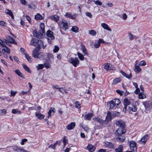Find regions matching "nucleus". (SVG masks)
Returning <instances> with one entry per match:
<instances>
[{"mask_svg":"<svg viewBox=\"0 0 152 152\" xmlns=\"http://www.w3.org/2000/svg\"><path fill=\"white\" fill-rule=\"evenodd\" d=\"M121 73L122 75L128 78L129 79L132 77V75L131 74L129 75H127L122 71H121Z\"/></svg>","mask_w":152,"mask_h":152,"instance_id":"28","label":"nucleus"},{"mask_svg":"<svg viewBox=\"0 0 152 152\" xmlns=\"http://www.w3.org/2000/svg\"><path fill=\"white\" fill-rule=\"evenodd\" d=\"M87 148L91 152H93L96 149V147L94 146L91 144L88 145L87 146Z\"/></svg>","mask_w":152,"mask_h":152,"instance_id":"19","label":"nucleus"},{"mask_svg":"<svg viewBox=\"0 0 152 152\" xmlns=\"http://www.w3.org/2000/svg\"><path fill=\"white\" fill-rule=\"evenodd\" d=\"M35 113L36 116L39 119H42L44 117V115L39 113Z\"/></svg>","mask_w":152,"mask_h":152,"instance_id":"23","label":"nucleus"},{"mask_svg":"<svg viewBox=\"0 0 152 152\" xmlns=\"http://www.w3.org/2000/svg\"><path fill=\"white\" fill-rule=\"evenodd\" d=\"M125 139V137L123 136H118L116 138L117 140L120 142H122L124 141Z\"/></svg>","mask_w":152,"mask_h":152,"instance_id":"25","label":"nucleus"},{"mask_svg":"<svg viewBox=\"0 0 152 152\" xmlns=\"http://www.w3.org/2000/svg\"><path fill=\"white\" fill-rule=\"evenodd\" d=\"M95 4L99 6H101L102 5V3L98 0L96 1H95Z\"/></svg>","mask_w":152,"mask_h":152,"instance_id":"60","label":"nucleus"},{"mask_svg":"<svg viewBox=\"0 0 152 152\" xmlns=\"http://www.w3.org/2000/svg\"><path fill=\"white\" fill-rule=\"evenodd\" d=\"M40 27L41 28V30H39L40 31L42 32L43 33H45V25L43 23H41L40 25Z\"/></svg>","mask_w":152,"mask_h":152,"instance_id":"27","label":"nucleus"},{"mask_svg":"<svg viewBox=\"0 0 152 152\" xmlns=\"http://www.w3.org/2000/svg\"><path fill=\"white\" fill-rule=\"evenodd\" d=\"M55 110V109L53 107H51L49 111L48 112V118H49L50 117L51 115V113L52 112H53V113H54V110Z\"/></svg>","mask_w":152,"mask_h":152,"instance_id":"36","label":"nucleus"},{"mask_svg":"<svg viewBox=\"0 0 152 152\" xmlns=\"http://www.w3.org/2000/svg\"><path fill=\"white\" fill-rule=\"evenodd\" d=\"M116 125L119 128H125L124 122L122 120H118L116 122Z\"/></svg>","mask_w":152,"mask_h":152,"instance_id":"8","label":"nucleus"},{"mask_svg":"<svg viewBox=\"0 0 152 152\" xmlns=\"http://www.w3.org/2000/svg\"><path fill=\"white\" fill-rule=\"evenodd\" d=\"M37 70L42 69L44 68V65L43 64H39L36 66Z\"/></svg>","mask_w":152,"mask_h":152,"instance_id":"47","label":"nucleus"},{"mask_svg":"<svg viewBox=\"0 0 152 152\" xmlns=\"http://www.w3.org/2000/svg\"><path fill=\"white\" fill-rule=\"evenodd\" d=\"M95 121H96L97 122H99L100 123H101L103 121L100 118H96L95 119Z\"/></svg>","mask_w":152,"mask_h":152,"instance_id":"56","label":"nucleus"},{"mask_svg":"<svg viewBox=\"0 0 152 152\" xmlns=\"http://www.w3.org/2000/svg\"><path fill=\"white\" fill-rule=\"evenodd\" d=\"M133 85L136 88V90L134 92L136 94H137L138 93L139 91H140V89L139 88H138L137 84V83H134V82H133Z\"/></svg>","mask_w":152,"mask_h":152,"instance_id":"33","label":"nucleus"},{"mask_svg":"<svg viewBox=\"0 0 152 152\" xmlns=\"http://www.w3.org/2000/svg\"><path fill=\"white\" fill-rule=\"evenodd\" d=\"M111 114L110 112H108L106 117V119L107 121H109L111 120Z\"/></svg>","mask_w":152,"mask_h":152,"instance_id":"40","label":"nucleus"},{"mask_svg":"<svg viewBox=\"0 0 152 152\" xmlns=\"http://www.w3.org/2000/svg\"><path fill=\"white\" fill-rule=\"evenodd\" d=\"M46 45H44L43 44V42L40 40H39L37 41V48H41L43 49H45L46 47Z\"/></svg>","mask_w":152,"mask_h":152,"instance_id":"7","label":"nucleus"},{"mask_svg":"<svg viewBox=\"0 0 152 152\" xmlns=\"http://www.w3.org/2000/svg\"><path fill=\"white\" fill-rule=\"evenodd\" d=\"M138 97L140 99H143L146 97V96L144 94V93L142 92L139 94Z\"/></svg>","mask_w":152,"mask_h":152,"instance_id":"35","label":"nucleus"},{"mask_svg":"<svg viewBox=\"0 0 152 152\" xmlns=\"http://www.w3.org/2000/svg\"><path fill=\"white\" fill-rule=\"evenodd\" d=\"M128 109L130 112L132 113V112H135L137 110V108L136 106L131 105L128 107Z\"/></svg>","mask_w":152,"mask_h":152,"instance_id":"14","label":"nucleus"},{"mask_svg":"<svg viewBox=\"0 0 152 152\" xmlns=\"http://www.w3.org/2000/svg\"><path fill=\"white\" fill-rule=\"evenodd\" d=\"M123 103L124 106H127L131 103L130 100L127 98H125L124 99Z\"/></svg>","mask_w":152,"mask_h":152,"instance_id":"20","label":"nucleus"},{"mask_svg":"<svg viewBox=\"0 0 152 152\" xmlns=\"http://www.w3.org/2000/svg\"><path fill=\"white\" fill-rule=\"evenodd\" d=\"M20 1L22 4L24 5L26 4V1L25 0H20Z\"/></svg>","mask_w":152,"mask_h":152,"instance_id":"61","label":"nucleus"},{"mask_svg":"<svg viewBox=\"0 0 152 152\" xmlns=\"http://www.w3.org/2000/svg\"><path fill=\"white\" fill-rule=\"evenodd\" d=\"M101 26L104 29L108 31H111V29L109 28L107 24L105 23H102L101 24Z\"/></svg>","mask_w":152,"mask_h":152,"instance_id":"22","label":"nucleus"},{"mask_svg":"<svg viewBox=\"0 0 152 152\" xmlns=\"http://www.w3.org/2000/svg\"><path fill=\"white\" fill-rule=\"evenodd\" d=\"M5 12L7 14L9 15L10 16L12 19L14 18V17L12 12L10 10L8 9L5 10Z\"/></svg>","mask_w":152,"mask_h":152,"instance_id":"21","label":"nucleus"},{"mask_svg":"<svg viewBox=\"0 0 152 152\" xmlns=\"http://www.w3.org/2000/svg\"><path fill=\"white\" fill-rule=\"evenodd\" d=\"M141 68L138 66L135 65L134 71L138 73L141 71Z\"/></svg>","mask_w":152,"mask_h":152,"instance_id":"32","label":"nucleus"},{"mask_svg":"<svg viewBox=\"0 0 152 152\" xmlns=\"http://www.w3.org/2000/svg\"><path fill=\"white\" fill-rule=\"evenodd\" d=\"M35 58L41 60H43L44 59L43 53L41 52H39Z\"/></svg>","mask_w":152,"mask_h":152,"instance_id":"24","label":"nucleus"},{"mask_svg":"<svg viewBox=\"0 0 152 152\" xmlns=\"http://www.w3.org/2000/svg\"><path fill=\"white\" fill-rule=\"evenodd\" d=\"M27 141V139H24L22 140L21 142H20V144L22 145H23L24 144V142Z\"/></svg>","mask_w":152,"mask_h":152,"instance_id":"62","label":"nucleus"},{"mask_svg":"<svg viewBox=\"0 0 152 152\" xmlns=\"http://www.w3.org/2000/svg\"><path fill=\"white\" fill-rule=\"evenodd\" d=\"M71 30L72 31L75 33L78 32L79 31L78 28L75 26L72 27L71 29Z\"/></svg>","mask_w":152,"mask_h":152,"instance_id":"34","label":"nucleus"},{"mask_svg":"<svg viewBox=\"0 0 152 152\" xmlns=\"http://www.w3.org/2000/svg\"><path fill=\"white\" fill-rule=\"evenodd\" d=\"M66 137L65 136H64L63 137V142L64 146H65L68 142V140L66 138Z\"/></svg>","mask_w":152,"mask_h":152,"instance_id":"51","label":"nucleus"},{"mask_svg":"<svg viewBox=\"0 0 152 152\" xmlns=\"http://www.w3.org/2000/svg\"><path fill=\"white\" fill-rule=\"evenodd\" d=\"M6 39L7 41H8L9 42L13 43L14 44L17 45V42L15 41V40L13 38L9 36H6Z\"/></svg>","mask_w":152,"mask_h":152,"instance_id":"12","label":"nucleus"},{"mask_svg":"<svg viewBox=\"0 0 152 152\" xmlns=\"http://www.w3.org/2000/svg\"><path fill=\"white\" fill-rule=\"evenodd\" d=\"M12 112L13 113L15 114V113H18L20 114L21 113V112L19 111L18 109H13L12 110Z\"/></svg>","mask_w":152,"mask_h":152,"instance_id":"50","label":"nucleus"},{"mask_svg":"<svg viewBox=\"0 0 152 152\" xmlns=\"http://www.w3.org/2000/svg\"><path fill=\"white\" fill-rule=\"evenodd\" d=\"M75 122H72L66 126V128L68 130H71L75 127Z\"/></svg>","mask_w":152,"mask_h":152,"instance_id":"15","label":"nucleus"},{"mask_svg":"<svg viewBox=\"0 0 152 152\" xmlns=\"http://www.w3.org/2000/svg\"><path fill=\"white\" fill-rule=\"evenodd\" d=\"M37 32L36 31H34L33 32V36L34 37H37L38 38H42L43 37V33L42 32Z\"/></svg>","mask_w":152,"mask_h":152,"instance_id":"9","label":"nucleus"},{"mask_svg":"<svg viewBox=\"0 0 152 152\" xmlns=\"http://www.w3.org/2000/svg\"><path fill=\"white\" fill-rule=\"evenodd\" d=\"M107 105H109L110 106V109H113L114 107L115 106L112 101H110L108 103Z\"/></svg>","mask_w":152,"mask_h":152,"instance_id":"38","label":"nucleus"},{"mask_svg":"<svg viewBox=\"0 0 152 152\" xmlns=\"http://www.w3.org/2000/svg\"><path fill=\"white\" fill-rule=\"evenodd\" d=\"M15 151L18 152H28L27 151L22 148H17Z\"/></svg>","mask_w":152,"mask_h":152,"instance_id":"42","label":"nucleus"},{"mask_svg":"<svg viewBox=\"0 0 152 152\" xmlns=\"http://www.w3.org/2000/svg\"><path fill=\"white\" fill-rule=\"evenodd\" d=\"M116 92L119 94L121 96H122L124 94V92L119 90H116Z\"/></svg>","mask_w":152,"mask_h":152,"instance_id":"54","label":"nucleus"},{"mask_svg":"<svg viewBox=\"0 0 152 152\" xmlns=\"http://www.w3.org/2000/svg\"><path fill=\"white\" fill-rule=\"evenodd\" d=\"M65 16L66 18H69L72 19H75L76 17V15L75 14H72L69 12H67L65 15Z\"/></svg>","mask_w":152,"mask_h":152,"instance_id":"10","label":"nucleus"},{"mask_svg":"<svg viewBox=\"0 0 152 152\" xmlns=\"http://www.w3.org/2000/svg\"><path fill=\"white\" fill-rule=\"evenodd\" d=\"M1 46L4 48L7 46L3 41L0 39V46Z\"/></svg>","mask_w":152,"mask_h":152,"instance_id":"53","label":"nucleus"},{"mask_svg":"<svg viewBox=\"0 0 152 152\" xmlns=\"http://www.w3.org/2000/svg\"><path fill=\"white\" fill-rule=\"evenodd\" d=\"M100 46V43L98 40L96 42L94 45V46L95 48H97L99 47Z\"/></svg>","mask_w":152,"mask_h":152,"instance_id":"49","label":"nucleus"},{"mask_svg":"<svg viewBox=\"0 0 152 152\" xmlns=\"http://www.w3.org/2000/svg\"><path fill=\"white\" fill-rule=\"evenodd\" d=\"M128 36L130 40H132L133 38V36L131 33H128Z\"/></svg>","mask_w":152,"mask_h":152,"instance_id":"58","label":"nucleus"},{"mask_svg":"<svg viewBox=\"0 0 152 152\" xmlns=\"http://www.w3.org/2000/svg\"><path fill=\"white\" fill-rule=\"evenodd\" d=\"M89 34L92 36H94L96 34V32L94 30H91L89 31Z\"/></svg>","mask_w":152,"mask_h":152,"instance_id":"43","label":"nucleus"},{"mask_svg":"<svg viewBox=\"0 0 152 152\" xmlns=\"http://www.w3.org/2000/svg\"><path fill=\"white\" fill-rule=\"evenodd\" d=\"M146 64V63L144 61H141L139 63V65L141 66H145Z\"/></svg>","mask_w":152,"mask_h":152,"instance_id":"57","label":"nucleus"},{"mask_svg":"<svg viewBox=\"0 0 152 152\" xmlns=\"http://www.w3.org/2000/svg\"><path fill=\"white\" fill-rule=\"evenodd\" d=\"M15 73L19 76L20 77H21L24 78L22 74L20 72L19 69H16L15 71Z\"/></svg>","mask_w":152,"mask_h":152,"instance_id":"41","label":"nucleus"},{"mask_svg":"<svg viewBox=\"0 0 152 152\" xmlns=\"http://www.w3.org/2000/svg\"><path fill=\"white\" fill-rule=\"evenodd\" d=\"M43 65L46 68H48L50 67V65L48 63H46L44 64Z\"/></svg>","mask_w":152,"mask_h":152,"instance_id":"55","label":"nucleus"},{"mask_svg":"<svg viewBox=\"0 0 152 152\" xmlns=\"http://www.w3.org/2000/svg\"><path fill=\"white\" fill-rule=\"evenodd\" d=\"M59 50V47L57 45H55V46L53 50V51L54 53H57Z\"/></svg>","mask_w":152,"mask_h":152,"instance_id":"52","label":"nucleus"},{"mask_svg":"<svg viewBox=\"0 0 152 152\" xmlns=\"http://www.w3.org/2000/svg\"><path fill=\"white\" fill-rule=\"evenodd\" d=\"M110 65L108 63L106 64L104 66V68L107 70H109L111 69L110 66Z\"/></svg>","mask_w":152,"mask_h":152,"instance_id":"44","label":"nucleus"},{"mask_svg":"<svg viewBox=\"0 0 152 152\" xmlns=\"http://www.w3.org/2000/svg\"><path fill=\"white\" fill-rule=\"evenodd\" d=\"M129 146L130 149L134 151H137V148L136 146V142L133 141H131L130 142Z\"/></svg>","mask_w":152,"mask_h":152,"instance_id":"5","label":"nucleus"},{"mask_svg":"<svg viewBox=\"0 0 152 152\" xmlns=\"http://www.w3.org/2000/svg\"><path fill=\"white\" fill-rule=\"evenodd\" d=\"M69 62L72 64L74 67H76L79 63V61L77 58H71L69 60Z\"/></svg>","mask_w":152,"mask_h":152,"instance_id":"1","label":"nucleus"},{"mask_svg":"<svg viewBox=\"0 0 152 152\" xmlns=\"http://www.w3.org/2000/svg\"><path fill=\"white\" fill-rule=\"evenodd\" d=\"M104 146L106 147L110 148L113 149L114 148L113 144L107 141H106L104 142Z\"/></svg>","mask_w":152,"mask_h":152,"instance_id":"11","label":"nucleus"},{"mask_svg":"<svg viewBox=\"0 0 152 152\" xmlns=\"http://www.w3.org/2000/svg\"><path fill=\"white\" fill-rule=\"evenodd\" d=\"M26 18L27 20L28 21L29 23H31V18L28 15L26 16Z\"/></svg>","mask_w":152,"mask_h":152,"instance_id":"59","label":"nucleus"},{"mask_svg":"<svg viewBox=\"0 0 152 152\" xmlns=\"http://www.w3.org/2000/svg\"><path fill=\"white\" fill-rule=\"evenodd\" d=\"M62 29L64 30H66L68 29L69 25L67 21L64 20H62L60 23Z\"/></svg>","mask_w":152,"mask_h":152,"instance_id":"3","label":"nucleus"},{"mask_svg":"<svg viewBox=\"0 0 152 152\" xmlns=\"http://www.w3.org/2000/svg\"><path fill=\"white\" fill-rule=\"evenodd\" d=\"M25 57L28 60V61L29 62H31L32 61V59L31 57H30L29 56H28L26 53H25Z\"/></svg>","mask_w":152,"mask_h":152,"instance_id":"46","label":"nucleus"},{"mask_svg":"<svg viewBox=\"0 0 152 152\" xmlns=\"http://www.w3.org/2000/svg\"><path fill=\"white\" fill-rule=\"evenodd\" d=\"M47 36L50 38L51 40H54L55 39V37L53 35V32L50 30H48L46 32Z\"/></svg>","mask_w":152,"mask_h":152,"instance_id":"13","label":"nucleus"},{"mask_svg":"<svg viewBox=\"0 0 152 152\" xmlns=\"http://www.w3.org/2000/svg\"><path fill=\"white\" fill-rule=\"evenodd\" d=\"M81 49L82 50V51H84V50H86L85 46L83 45H81Z\"/></svg>","mask_w":152,"mask_h":152,"instance_id":"63","label":"nucleus"},{"mask_svg":"<svg viewBox=\"0 0 152 152\" xmlns=\"http://www.w3.org/2000/svg\"><path fill=\"white\" fill-rule=\"evenodd\" d=\"M2 53L4 57L7 58L9 56L8 54L10 53V50L7 46L2 50Z\"/></svg>","mask_w":152,"mask_h":152,"instance_id":"4","label":"nucleus"},{"mask_svg":"<svg viewBox=\"0 0 152 152\" xmlns=\"http://www.w3.org/2000/svg\"><path fill=\"white\" fill-rule=\"evenodd\" d=\"M93 116V114L92 113H88L85 115L84 118L85 120H90Z\"/></svg>","mask_w":152,"mask_h":152,"instance_id":"18","label":"nucleus"},{"mask_svg":"<svg viewBox=\"0 0 152 152\" xmlns=\"http://www.w3.org/2000/svg\"><path fill=\"white\" fill-rule=\"evenodd\" d=\"M123 146L122 145H120L115 150V152H122Z\"/></svg>","mask_w":152,"mask_h":152,"instance_id":"30","label":"nucleus"},{"mask_svg":"<svg viewBox=\"0 0 152 152\" xmlns=\"http://www.w3.org/2000/svg\"><path fill=\"white\" fill-rule=\"evenodd\" d=\"M35 18L36 20H42L43 18L40 14L38 13L35 15Z\"/></svg>","mask_w":152,"mask_h":152,"instance_id":"29","label":"nucleus"},{"mask_svg":"<svg viewBox=\"0 0 152 152\" xmlns=\"http://www.w3.org/2000/svg\"><path fill=\"white\" fill-rule=\"evenodd\" d=\"M37 41L36 39L33 38L31 40L30 44L32 45L35 46H37Z\"/></svg>","mask_w":152,"mask_h":152,"instance_id":"26","label":"nucleus"},{"mask_svg":"<svg viewBox=\"0 0 152 152\" xmlns=\"http://www.w3.org/2000/svg\"><path fill=\"white\" fill-rule=\"evenodd\" d=\"M22 66L24 69L28 72L29 73H31V71L29 68L26 65H25L24 64H23Z\"/></svg>","mask_w":152,"mask_h":152,"instance_id":"37","label":"nucleus"},{"mask_svg":"<svg viewBox=\"0 0 152 152\" xmlns=\"http://www.w3.org/2000/svg\"><path fill=\"white\" fill-rule=\"evenodd\" d=\"M148 137L149 136L147 134L145 135L138 141V142L142 145H145L148 140Z\"/></svg>","mask_w":152,"mask_h":152,"instance_id":"6","label":"nucleus"},{"mask_svg":"<svg viewBox=\"0 0 152 152\" xmlns=\"http://www.w3.org/2000/svg\"><path fill=\"white\" fill-rule=\"evenodd\" d=\"M39 49L37 48H36L33 50L32 54V56L33 57L35 58L37 56L39 53Z\"/></svg>","mask_w":152,"mask_h":152,"instance_id":"16","label":"nucleus"},{"mask_svg":"<svg viewBox=\"0 0 152 152\" xmlns=\"http://www.w3.org/2000/svg\"><path fill=\"white\" fill-rule=\"evenodd\" d=\"M121 80L119 78H116L113 80V83L115 84H116L119 82Z\"/></svg>","mask_w":152,"mask_h":152,"instance_id":"48","label":"nucleus"},{"mask_svg":"<svg viewBox=\"0 0 152 152\" xmlns=\"http://www.w3.org/2000/svg\"><path fill=\"white\" fill-rule=\"evenodd\" d=\"M7 113V110L5 109H2L0 110V115L3 116L5 115Z\"/></svg>","mask_w":152,"mask_h":152,"instance_id":"39","label":"nucleus"},{"mask_svg":"<svg viewBox=\"0 0 152 152\" xmlns=\"http://www.w3.org/2000/svg\"><path fill=\"white\" fill-rule=\"evenodd\" d=\"M77 54L78 58L81 60H84V56L82 54L78 52L77 53Z\"/></svg>","mask_w":152,"mask_h":152,"instance_id":"45","label":"nucleus"},{"mask_svg":"<svg viewBox=\"0 0 152 152\" xmlns=\"http://www.w3.org/2000/svg\"><path fill=\"white\" fill-rule=\"evenodd\" d=\"M17 92V91H15L12 90H11V95L12 96H14Z\"/></svg>","mask_w":152,"mask_h":152,"instance_id":"64","label":"nucleus"},{"mask_svg":"<svg viewBox=\"0 0 152 152\" xmlns=\"http://www.w3.org/2000/svg\"><path fill=\"white\" fill-rule=\"evenodd\" d=\"M112 101L115 106L118 105L120 103L119 100L117 99H115L114 100H112Z\"/></svg>","mask_w":152,"mask_h":152,"instance_id":"31","label":"nucleus"},{"mask_svg":"<svg viewBox=\"0 0 152 152\" xmlns=\"http://www.w3.org/2000/svg\"><path fill=\"white\" fill-rule=\"evenodd\" d=\"M51 20L56 22L58 21L59 20V16L56 15H52L49 17Z\"/></svg>","mask_w":152,"mask_h":152,"instance_id":"17","label":"nucleus"},{"mask_svg":"<svg viewBox=\"0 0 152 152\" xmlns=\"http://www.w3.org/2000/svg\"><path fill=\"white\" fill-rule=\"evenodd\" d=\"M126 130L125 128H119L115 132V134L118 136H120L125 133Z\"/></svg>","mask_w":152,"mask_h":152,"instance_id":"2","label":"nucleus"}]
</instances>
